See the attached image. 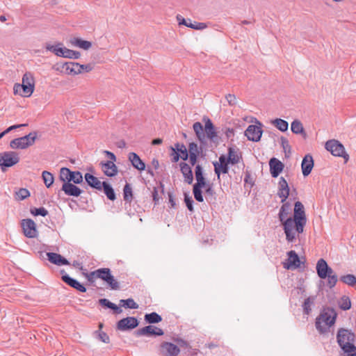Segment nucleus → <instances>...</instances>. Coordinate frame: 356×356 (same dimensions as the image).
Returning <instances> with one entry per match:
<instances>
[{"label": "nucleus", "instance_id": "1", "mask_svg": "<svg viewBox=\"0 0 356 356\" xmlns=\"http://www.w3.org/2000/svg\"><path fill=\"white\" fill-rule=\"evenodd\" d=\"M307 223V218L303 204L298 201L295 203L293 218L289 217L284 223V231L288 242L293 243L296 238V234L303 232Z\"/></svg>", "mask_w": 356, "mask_h": 356}, {"label": "nucleus", "instance_id": "2", "mask_svg": "<svg viewBox=\"0 0 356 356\" xmlns=\"http://www.w3.org/2000/svg\"><path fill=\"white\" fill-rule=\"evenodd\" d=\"M203 120L205 122L204 129L200 122H196L193 125V131L201 145L206 144L207 138L214 140L217 137V132L211 120L208 118H204Z\"/></svg>", "mask_w": 356, "mask_h": 356}, {"label": "nucleus", "instance_id": "3", "mask_svg": "<svg viewBox=\"0 0 356 356\" xmlns=\"http://www.w3.org/2000/svg\"><path fill=\"white\" fill-rule=\"evenodd\" d=\"M337 313L334 309L327 307L324 309L316 318V327L320 333H325L329 327L333 325L336 321Z\"/></svg>", "mask_w": 356, "mask_h": 356}, {"label": "nucleus", "instance_id": "4", "mask_svg": "<svg viewBox=\"0 0 356 356\" xmlns=\"http://www.w3.org/2000/svg\"><path fill=\"white\" fill-rule=\"evenodd\" d=\"M35 88V80L33 75L30 72H26L22 77V83H15L13 87L15 95H19L22 97H30Z\"/></svg>", "mask_w": 356, "mask_h": 356}, {"label": "nucleus", "instance_id": "5", "mask_svg": "<svg viewBox=\"0 0 356 356\" xmlns=\"http://www.w3.org/2000/svg\"><path fill=\"white\" fill-rule=\"evenodd\" d=\"M316 272L318 276L321 279L327 278V285L329 288H333L337 282V276L334 273L332 268H330L326 261L323 259H320L316 264Z\"/></svg>", "mask_w": 356, "mask_h": 356}, {"label": "nucleus", "instance_id": "6", "mask_svg": "<svg viewBox=\"0 0 356 356\" xmlns=\"http://www.w3.org/2000/svg\"><path fill=\"white\" fill-rule=\"evenodd\" d=\"M337 340L343 350H355V334L350 330L344 328L339 329L337 334Z\"/></svg>", "mask_w": 356, "mask_h": 356}, {"label": "nucleus", "instance_id": "7", "mask_svg": "<svg viewBox=\"0 0 356 356\" xmlns=\"http://www.w3.org/2000/svg\"><path fill=\"white\" fill-rule=\"evenodd\" d=\"M37 133L35 131L31 132L26 136L12 140L10 147L12 149H26L35 143Z\"/></svg>", "mask_w": 356, "mask_h": 356}, {"label": "nucleus", "instance_id": "8", "mask_svg": "<svg viewBox=\"0 0 356 356\" xmlns=\"http://www.w3.org/2000/svg\"><path fill=\"white\" fill-rule=\"evenodd\" d=\"M19 156L15 152L9 151L0 154V167L2 171L19 163Z\"/></svg>", "mask_w": 356, "mask_h": 356}, {"label": "nucleus", "instance_id": "9", "mask_svg": "<svg viewBox=\"0 0 356 356\" xmlns=\"http://www.w3.org/2000/svg\"><path fill=\"white\" fill-rule=\"evenodd\" d=\"M60 179L64 183L72 181L78 184L83 181V176L79 171H71L67 168H62L60 171Z\"/></svg>", "mask_w": 356, "mask_h": 356}, {"label": "nucleus", "instance_id": "10", "mask_svg": "<svg viewBox=\"0 0 356 356\" xmlns=\"http://www.w3.org/2000/svg\"><path fill=\"white\" fill-rule=\"evenodd\" d=\"M325 147L332 155L343 157L348 160V155L346 153L343 145L339 141L334 139L330 140L326 142Z\"/></svg>", "mask_w": 356, "mask_h": 356}, {"label": "nucleus", "instance_id": "11", "mask_svg": "<svg viewBox=\"0 0 356 356\" xmlns=\"http://www.w3.org/2000/svg\"><path fill=\"white\" fill-rule=\"evenodd\" d=\"M257 125L251 124L248 127L245 131V136L249 140L253 142H258L260 140L263 131L261 129V123L258 122Z\"/></svg>", "mask_w": 356, "mask_h": 356}, {"label": "nucleus", "instance_id": "12", "mask_svg": "<svg viewBox=\"0 0 356 356\" xmlns=\"http://www.w3.org/2000/svg\"><path fill=\"white\" fill-rule=\"evenodd\" d=\"M138 325V321L135 317H127L121 319L117 323V328L121 331L131 330Z\"/></svg>", "mask_w": 356, "mask_h": 356}, {"label": "nucleus", "instance_id": "13", "mask_svg": "<svg viewBox=\"0 0 356 356\" xmlns=\"http://www.w3.org/2000/svg\"><path fill=\"white\" fill-rule=\"evenodd\" d=\"M160 350L162 356H177L180 353L179 348L170 342L162 343Z\"/></svg>", "mask_w": 356, "mask_h": 356}, {"label": "nucleus", "instance_id": "14", "mask_svg": "<svg viewBox=\"0 0 356 356\" xmlns=\"http://www.w3.org/2000/svg\"><path fill=\"white\" fill-rule=\"evenodd\" d=\"M163 331L154 325H147L143 328H140L136 332V335L139 336H162L163 335Z\"/></svg>", "mask_w": 356, "mask_h": 356}, {"label": "nucleus", "instance_id": "15", "mask_svg": "<svg viewBox=\"0 0 356 356\" xmlns=\"http://www.w3.org/2000/svg\"><path fill=\"white\" fill-rule=\"evenodd\" d=\"M60 273L62 274V280L67 285L70 286L71 287L76 289L80 292L86 291V288L83 284H81L76 280L70 277L67 274L65 273V270H63L60 271Z\"/></svg>", "mask_w": 356, "mask_h": 356}, {"label": "nucleus", "instance_id": "16", "mask_svg": "<svg viewBox=\"0 0 356 356\" xmlns=\"http://www.w3.org/2000/svg\"><path fill=\"white\" fill-rule=\"evenodd\" d=\"M22 227L24 235L28 238H33L36 236L35 224L31 219H25L22 220Z\"/></svg>", "mask_w": 356, "mask_h": 356}, {"label": "nucleus", "instance_id": "17", "mask_svg": "<svg viewBox=\"0 0 356 356\" xmlns=\"http://www.w3.org/2000/svg\"><path fill=\"white\" fill-rule=\"evenodd\" d=\"M277 195L281 198V202H284L289 195V187L286 180L281 177L278 182Z\"/></svg>", "mask_w": 356, "mask_h": 356}, {"label": "nucleus", "instance_id": "18", "mask_svg": "<svg viewBox=\"0 0 356 356\" xmlns=\"http://www.w3.org/2000/svg\"><path fill=\"white\" fill-rule=\"evenodd\" d=\"M288 262L284 263V267L286 269L297 268L300 266V261L298 255L294 250H291L288 253Z\"/></svg>", "mask_w": 356, "mask_h": 356}, {"label": "nucleus", "instance_id": "19", "mask_svg": "<svg viewBox=\"0 0 356 356\" xmlns=\"http://www.w3.org/2000/svg\"><path fill=\"white\" fill-rule=\"evenodd\" d=\"M111 275V270L109 268H102L90 272L88 275V279L89 281H92L95 278H99L104 281H106L108 280L107 277H110Z\"/></svg>", "mask_w": 356, "mask_h": 356}, {"label": "nucleus", "instance_id": "20", "mask_svg": "<svg viewBox=\"0 0 356 356\" xmlns=\"http://www.w3.org/2000/svg\"><path fill=\"white\" fill-rule=\"evenodd\" d=\"M269 167L271 176L274 178L277 177L283 170L284 165L277 159L272 158L269 161Z\"/></svg>", "mask_w": 356, "mask_h": 356}, {"label": "nucleus", "instance_id": "21", "mask_svg": "<svg viewBox=\"0 0 356 356\" xmlns=\"http://www.w3.org/2000/svg\"><path fill=\"white\" fill-rule=\"evenodd\" d=\"M99 165L105 175L114 177L118 174V168L113 161H102Z\"/></svg>", "mask_w": 356, "mask_h": 356}, {"label": "nucleus", "instance_id": "22", "mask_svg": "<svg viewBox=\"0 0 356 356\" xmlns=\"http://www.w3.org/2000/svg\"><path fill=\"white\" fill-rule=\"evenodd\" d=\"M61 190L68 196L78 197L81 193L82 190L72 183H63Z\"/></svg>", "mask_w": 356, "mask_h": 356}, {"label": "nucleus", "instance_id": "23", "mask_svg": "<svg viewBox=\"0 0 356 356\" xmlns=\"http://www.w3.org/2000/svg\"><path fill=\"white\" fill-rule=\"evenodd\" d=\"M314 167V159L313 157L310 154H307L305 156L302 161L301 168L302 175L305 177L308 176Z\"/></svg>", "mask_w": 356, "mask_h": 356}, {"label": "nucleus", "instance_id": "24", "mask_svg": "<svg viewBox=\"0 0 356 356\" xmlns=\"http://www.w3.org/2000/svg\"><path fill=\"white\" fill-rule=\"evenodd\" d=\"M48 260L57 266L69 265V261L60 254L54 252H47Z\"/></svg>", "mask_w": 356, "mask_h": 356}, {"label": "nucleus", "instance_id": "25", "mask_svg": "<svg viewBox=\"0 0 356 356\" xmlns=\"http://www.w3.org/2000/svg\"><path fill=\"white\" fill-rule=\"evenodd\" d=\"M128 159L133 167L138 170L143 171L145 169V163L135 152H130L128 155Z\"/></svg>", "mask_w": 356, "mask_h": 356}, {"label": "nucleus", "instance_id": "26", "mask_svg": "<svg viewBox=\"0 0 356 356\" xmlns=\"http://www.w3.org/2000/svg\"><path fill=\"white\" fill-rule=\"evenodd\" d=\"M177 20L179 21V24H184L186 26L195 30H203L207 27L205 23L196 22L193 23L190 19H188V22L184 18L179 15L177 16Z\"/></svg>", "mask_w": 356, "mask_h": 356}, {"label": "nucleus", "instance_id": "27", "mask_svg": "<svg viewBox=\"0 0 356 356\" xmlns=\"http://www.w3.org/2000/svg\"><path fill=\"white\" fill-rule=\"evenodd\" d=\"M63 67L65 69V72L67 74L76 75L83 72V67L81 64L74 62L66 63Z\"/></svg>", "mask_w": 356, "mask_h": 356}, {"label": "nucleus", "instance_id": "28", "mask_svg": "<svg viewBox=\"0 0 356 356\" xmlns=\"http://www.w3.org/2000/svg\"><path fill=\"white\" fill-rule=\"evenodd\" d=\"M181 172L184 177V181L188 184H191L193 181V175L191 168L188 164L181 162L179 164Z\"/></svg>", "mask_w": 356, "mask_h": 356}, {"label": "nucleus", "instance_id": "29", "mask_svg": "<svg viewBox=\"0 0 356 356\" xmlns=\"http://www.w3.org/2000/svg\"><path fill=\"white\" fill-rule=\"evenodd\" d=\"M84 177L85 180L90 187L99 191L102 189L104 181L101 182L96 177L90 173H86Z\"/></svg>", "mask_w": 356, "mask_h": 356}, {"label": "nucleus", "instance_id": "30", "mask_svg": "<svg viewBox=\"0 0 356 356\" xmlns=\"http://www.w3.org/2000/svg\"><path fill=\"white\" fill-rule=\"evenodd\" d=\"M283 204L281 207L279 212V220L282 222L284 226V221L288 218V216L291 213V205L288 202H282Z\"/></svg>", "mask_w": 356, "mask_h": 356}, {"label": "nucleus", "instance_id": "31", "mask_svg": "<svg viewBox=\"0 0 356 356\" xmlns=\"http://www.w3.org/2000/svg\"><path fill=\"white\" fill-rule=\"evenodd\" d=\"M195 174L197 182L194 184V186L204 187L206 185V181L203 176V171L201 165H197L195 166Z\"/></svg>", "mask_w": 356, "mask_h": 356}, {"label": "nucleus", "instance_id": "32", "mask_svg": "<svg viewBox=\"0 0 356 356\" xmlns=\"http://www.w3.org/2000/svg\"><path fill=\"white\" fill-rule=\"evenodd\" d=\"M71 44L73 46L78 47L84 50H88L92 47V43L90 42L83 40L79 38H75L71 40Z\"/></svg>", "mask_w": 356, "mask_h": 356}, {"label": "nucleus", "instance_id": "33", "mask_svg": "<svg viewBox=\"0 0 356 356\" xmlns=\"http://www.w3.org/2000/svg\"><path fill=\"white\" fill-rule=\"evenodd\" d=\"M291 131L295 134H302L306 136L302 122L298 120H295L291 124Z\"/></svg>", "mask_w": 356, "mask_h": 356}, {"label": "nucleus", "instance_id": "34", "mask_svg": "<svg viewBox=\"0 0 356 356\" xmlns=\"http://www.w3.org/2000/svg\"><path fill=\"white\" fill-rule=\"evenodd\" d=\"M99 303L103 307H106L109 309H113L115 312V313H116V314H120L122 312V310L120 309V307H118L114 303L110 302L108 299H106V298L99 299Z\"/></svg>", "mask_w": 356, "mask_h": 356}, {"label": "nucleus", "instance_id": "35", "mask_svg": "<svg viewBox=\"0 0 356 356\" xmlns=\"http://www.w3.org/2000/svg\"><path fill=\"white\" fill-rule=\"evenodd\" d=\"M315 296H310L306 298L302 304L304 314L308 315L312 312V307L314 304Z\"/></svg>", "mask_w": 356, "mask_h": 356}, {"label": "nucleus", "instance_id": "36", "mask_svg": "<svg viewBox=\"0 0 356 356\" xmlns=\"http://www.w3.org/2000/svg\"><path fill=\"white\" fill-rule=\"evenodd\" d=\"M144 318L145 322L149 324L158 323L162 321L161 316L156 312L146 314Z\"/></svg>", "mask_w": 356, "mask_h": 356}, {"label": "nucleus", "instance_id": "37", "mask_svg": "<svg viewBox=\"0 0 356 356\" xmlns=\"http://www.w3.org/2000/svg\"><path fill=\"white\" fill-rule=\"evenodd\" d=\"M61 44H58L56 45H52L50 44H47L46 49L47 51H51L55 54L58 56L63 57L65 47H60Z\"/></svg>", "mask_w": 356, "mask_h": 356}, {"label": "nucleus", "instance_id": "38", "mask_svg": "<svg viewBox=\"0 0 356 356\" xmlns=\"http://www.w3.org/2000/svg\"><path fill=\"white\" fill-rule=\"evenodd\" d=\"M61 44H58L56 45H52L50 44H47L46 49L47 51H51L55 54L58 56L63 57L65 47H60Z\"/></svg>", "mask_w": 356, "mask_h": 356}, {"label": "nucleus", "instance_id": "39", "mask_svg": "<svg viewBox=\"0 0 356 356\" xmlns=\"http://www.w3.org/2000/svg\"><path fill=\"white\" fill-rule=\"evenodd\" d=\"M175 147L182 160L186 161L188 159V149H187L184 144L176 143Z\"/></svg>", "mask_w": 356, "mask_h": 356}, {"label": "nucleus", "instance_id": "40", "mask_svg": "<svg viewBox=\"0 0 356 356\" xmlns=\"http://www.w3.org/2000/svg\"><path fill=\"white\" fill-rule=\"evenodd\" d=\"M102 188L104 189V193L110 200H115L116 199L115 193L114 192L112 186L106 181H104V184L102 186Z\"/></svg>", "mask_w": 356, "mask_h": 356}, {"label": "nucleus", "instance_id": "41", "mask_svg": "<svg viewBox=\"0 0 356 356\" xmlns=\"http://www.w3.org/2000/svg\"><path fill=\"white\" fill-rule=\"evenodd\" d=\"M272 124L280 131H286L288 130L289 128V124L288 122L280 118H276L274 120L272 121Z\"/></svg>", "mask_w": 356, "mask_h": 356}, {"label": "nucleus", "instance_id": "42", "mask_svg": "<svg viewBox=\"0 0 356 356\" xmlns=\"http://www.w3.org/2000/svg\"><path fill=\"white\" fill-rule=\"evenodd\" d=\"M214 171L218 179H220V173L226 174L229 171L228 165L218 164V162L213 163Z\"/></svg>", "mask_w": 356, "mask_h": 356}, {"label": "nucleus", "instance_id": "43", "mask_svg": "<svg viewBox=\"0 0 356 356\" xmlns=\"http://www.w3.org/2000/svg\"><path fill=\"white\" fill-rule=\"evenodd\" d=\"M338 305L342 310H348L351 307L350 299L348 296H343L339 300Z\"/></svg>", "mask_w": 356, "mask_h": 356}, {"label": "nucleus", "instance_id": "44", "mask_svg": "<svg viewBox=\"0 0 356 356\" xmlns=\"http://www.w3.org/2000/svg\"><path fill=\"white\" fill-rule=\"evenodd\" d=\"M341 281L346 284H348L350 286H354L356 285V277L351 274H348L346 275L341 276L340 278Z\"/></svg>", "mask_w": 356, "mask_h": 356}, {"label": "nucleus", "instance_id": "45", "mask_svg": "<svg viewBox=\"0 0 356 356\" xmlns=\"http://www.w3.org/2000/svg\"><path fill=\"white\" fill-rule=\"evenodd\" d=\"M42 177L45 186L49 188L54 183V179L53 175L48 171H43Z\"/></svg>", "mask_w": 356, "mask_h": 356}, {"label": "nucleus", "instance_id": "46", "mask_svg": "<svg viewBox=\"0 0 356 356\" xmlns=\"http://www.w3.org/2000/svg\"><path fill=\"white\" fill-rule=\"evenodd\" d=\"M124 200L126 202H131L133 198L132 188L129 184H126L124 189Z\"/></svg>", "mask_w": 356, "mask_h": 356}, {"label": "nucleus", "instance_id": "47", "mask_svg": "<svg viewBox=\"0 0 356 356\" xmlns=\"http://www.w3.org/2000/svg\"><path fill=\"white\" fill-rule=\"evenodd\" d=\"M228 161L229 163L232 164H236L240 161V157L236 154V152L232 149L229 148V153H228Z\"/></svg>", "mask_w": 356, "mask_h": 356}, {"label": "nucleus", "instance_id": "48", "mask_svg": "<svg viewBox=\"0 0 356 356\" xmlns=\"http://www.w3.org/2000/svg\"><path fill=\"white\" fill-rule=\"evenodd\" d=\"M120 305L126 308L129 309H138V305L132 298H128L127 300H121Z\"/></svg>", "mask_w": 356, "mask_h": 356}, {"label": "nucleus", "instance_id": "49", "mask_svg": "<svg viewBox=\"0 0 356 356\" xmlns=\"http://www.w3.org/2000/svg\"><path fill=\"white\" fill-rule=\"evenodd\" d=\"M202 147H199L195 143H190L188 145V152L189 154L199 156Z\"/></svg>", "mask_w": 356, "mask_h": 356}, {"label": "nucleus", "instance_id": "50", "mask_svg": "<svg viewBox=\"0 0 356 356\" xmlns=\"http://www.w3.org/2000/svg\"><path fill=\"white\" fill-rule=\"evenodd\" d=\"M202 188V186H193L194 197L197 202H202L204 200L203 196L202 195V191H201Z\"/></svg>", "mask_w": 356, "mask_h": 356}, {"label": "nucleus", "instance_id": "51", "mask_svg": "<svg viewBox=\"0 0 356 356\" xmlns=\"http://www.w3.org/2000/svg\"><path fill=\"white\" fill-rule=\"evenodd\" d=\"M30 195L29 191L26 188H22L16 192L17 198L23 200Z\"/></svg>", "mask_w": 356, "mask_h": 356}, {"label": "nucleus", "instance_id": "52", "mask_svg": "<svg viewBox=\"0 0 356 356\" xmlns=\"http://www.w3.org/2000/svg\"><path fill=\"white\" fill-rule=\"evenodd\" d=\"M107 278L108 280H106L105 282L109 285V286L112 289L117 290L120 288L118 282L115 280L114 277L112 275H111V276Z\"/></svg>", "mask_w": 356, "mask_h": 356}, {"label": "nucleus", "instance_id": "53", "mask_svg": "<svg viewBox=\"0 0 356 356\" xmlns=\"http://www.w3.org/2000/svg\"><path fill=\"white\" fill-rule=\"evenodd\" d=\"M31 213L34 216H46L48 214L47 210L44 207L35 208L31 210Z\"/></svg>", "mask_w": 356, "mask_h": 356}, {"label": "nucleus", "instance_id": "54", "mask_svg": "<svg viewBox=\"0 0 356 356\" xmlns=\"http://www.w3.org/2000/svg\"><path fill=\"white\" fill-rule=\"evenodd\" d=\"M281 140V146L283 148L285 153L291 152V146L289 145V140L285 137L282 136L280 138Z\"/></svg>", "mask_w": 356, "mask_h": 356}, {"label": "nucleus", "instance_id": "55", "mask_svg": "<svg viewBox=\"0 0 356 356\" xmlns=\"http://www.w3.org/2000/svg\"><path fill=\"white\" fill-rule=\"evenodd\" d=\"M96 333L98 334V339L100 341H102V342L106 343H109L110 339L106 332H102V331H97Z\"/></svg>", "mask_w": 356, "mask_h": 356}, {"label": "nucleus", "instance_id": "56", "mask_svg": "<svg viewBox=\"0 0 356 356\" xmlns=\"http://www.w3.org/2000/svg\"><path fill=\"white\" fill-rule=\"evenodd\" d=\"M26 125H27L26 124H21L12 125L10 127H9L8 128H7L5 131L1 132V134H3V136H4L6 134H8L10 131H11L13 130H15V129H18L19 127H25Z\"/></svg>", "mask_w": 356, "mask_h": 356}, {"label": "nucleus", "instance_id": "57", "mask_svg": "<svg viewBox=\"0 0 356 356\" xmlns=\"http://www.w3.org/2000/svg\"><path fill=\"white\" fill-rule=\"evenodd\" d=\"M184 201H185V203L186 204L188 209L191 211H193V200L192 197H188L186 195Z\"/></svg>", "mask_w": 356, "mask_h": 356}, {"label": "nucleus", "instance_id": "58", "mask_svg": "<svg viewBox=\"0 0 356 356\" xmlns=\"http://www.w3.org/2000/svg\"><path fill=\"white\" fill-rule=\"evenodd\" d=\"M170 149H171V150L172 152V154H171V156L172 157V162H177L179 160V159H181L179 154L176 150L175 147H171Z\"/></svg>", "mask_w": 356, "mask_h": 356}, {"label": "nucleus", "instance_id": "59", "mask_svg": "<svg viewBox=\"0 0 356 356\" xmlns=\"http://www.w3.org/2000/svg\"><path fill=\"white\" fill-rule=\"evenodd\" d=\"M225 98L229 105L233 106L236 104V97L234 95L228 94L225 96Z\"/></svg>", "mask_w": 356, "mask_h": 356}, {"label": "nucleus", "instance_id": "60", "mask_svg": "<svg viewBox=\"0 0 356 356\" xmlns=\"http://www.w3.org/2000/svg\"><path fill=\"white\" fill-rule=\"evenodd\" d=\"M152 198L153 201L154 202V204H156L159 202V195H158V189L157 188L154 187L152 191Z\"/></svg>", "mask_w": 356, "mask_h": 356}, {"label": "nucleus", "instance_id": "61", "mask_svg": "<svg viewBox=\"0 0 356 356\" xmlns=\"http://www.w3.org/2000/svg\"><path fill=\"white\" fill-rule=\"evenodd\" d=\"M104 153L110 159L109 161H113L114 163L116 161V156L113 152L105 150L104 151Z\"/></svg>", "mask_w": 356, "mask_h": 356}, {"label": "nucleus", "instance_id": "62", "mask_svg": "<svg viewBox=\"0 0 356 356\" xmlns=\"http://www.w3.org/2000/svg\"><path fill=\"white\" fill-rule=\"evenodd\" d=\"M218 164H222V165H228L229 161H228V159L226 158V156L225 155H221L220 157H219V162H218Z\"/></svg>", "mask_w": 356, "mask_h": 356}, {"label": "nucleus", "instance_id": "63", "mask_svg": "<svg viewBox=\"0 0 356 356\" xmlns=\"http://www.w3.org/2000/svg\"><path fill=\"white\" fill-rule=\"evenodd\" d=\"M72 50L67 49L66 47H65V50H64V53H63V57L68 58H72Z\"/></svg>", "mask_w": 356, "mask_h": 356}, {"label": "nucleus", "instance_id": "64", "mask_svg": "<svg viewBox=\"0 0 356 356\" xmlns=\"http://www.w3.org/2000/svg\"><path fill=\"white\" fill-rule=\"evenodd\" d=\"M225 134L227 136V138H230L234 136V131L232 128H226L225 130Z\"/></svg>", "mask_w": 356, "mask_h": 356}]
</instances>
